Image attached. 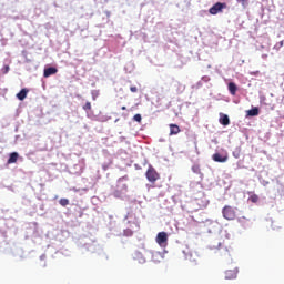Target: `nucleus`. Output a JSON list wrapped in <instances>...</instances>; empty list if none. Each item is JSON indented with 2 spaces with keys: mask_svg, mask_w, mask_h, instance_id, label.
<instances>
[{
  "mask_svg": "<svg viewBox=\"0 0 284 284\" xmlns=\"http://www.w3.org/2000/svg\"><path fill=\"white\" fill-rule=\"evenodd\" d=\"M212 159L215 161V163H226L229 156L227 154L221 155V153H215L212 155Z\"/></svg>",
  "mask_w": 284,
  "mask_h": 284,
  "instance_id": "39448f33",
  "label": "nucleus"
},
{
  "mask_svg": "<svg viewBox=\"0 0 284 284\" xmlns=\"http://www.w3.org/2000/svg\"><path fill=\"white\" fill-rule=\"evenodd\" d=\"M121 110H128V108L126 106H122Z\"/></svg>",
  "mask_w": 284,
  "mask_h": 284,
  "instance_id": "a878e982",
  "label": "nucleus"
},
{
  "mask_svg": "<svg viewBox=\"0 0 284 284\" xmlns=\"http://www.w3.org/2000/svg\"><path fill=\"white\" fill-rule=\"evenodd\" d=\"M222 215L226 221H234L236 219V209L231 205H225L222 209Z\"/></svg>",
  "mask_w": 284,
  "mask_h": 284,
  "instance_id": "f257e3e1",
  "label": "nucleus"
},
{
  "mask_svg": "<svg viewBox=\"0 0 284 284\" xmlns=\"http://www.w3.org/2000/svg\"><path fill=\"white\" fill-rule=\"evenodd\" d=\"M233 156L234 159H241V148L237 146L234 151H233Z\"/></svg>",
  "mask_w": 284,
  "mask_h": 284,
  "instance_id": "4468645a",
  "label": "nucleus"
},
{
  "mask_svg": "<svg viewBox=\"0 0 284 284\" xmlns=\"http://www.w3.org/2000/svg\"><path fill=\"white\" fill-rule=\"evenodd\" d=\"M247 221H250L247 217L242 216L237 220V223H241L242 227H245V223H247Z\"/></svg>",
  "mask_w": 284,
  "mask_h": 284,
  "instance_id": "a211bd4d",
  "label": "nucleus"
},
{
  "mask_svg": "<svg viewBox=\"0 0 284 284\" xmlns=\"http://www.w3.org/2000/svg\"><path fill=\"white\" fill-rule=\"evenodd\" d=\"M236 90H239V88L236 87V83L230 82L229 83V92H230V94H232V97L236 95Z\"/></svg>",
  "mask_w": 284,
  "mask_h": 284,
  "instance_id": "1a4fd4ad",
  "label": "nucleus"
},
{
  "mask_svg": "<svg viewBox=\"0 0 284 284\" xmlns=\"http://www.w3.org/2000/svg\"><path fill=\"white\" fill-rule=\"evenodd\" d=\"M59 203H60V205H62V207H67V205H70V200L60 199Z\"/></svg>",
  "mask_w": 284,
  "mask_h": 284,
  "instance_id": "f3484780",
  "label": "nucleus"
},
{
  "mask_svg": "<svg viewBox=\"0 0 284 284\" xmlns=\"http://www.w3.org/2000/svg\"><path fill=\"white\" fill-rule=\"evenodd\" d=\"M192 172H194V174H201V165L194 164L192 166Z\"/></svg>",
  "mask_w": 284,
  "mask_h": 284,
  "instance_id": "dca6fc26",
  "label": "nucleus"
},
{
  "mask_svg": "<svg viewBox=\"0 0 284 284\" xmlns=\"http://www.w3.org/2000/svg\"><path fill=\"white\" fill-rule=\"evenodd\" d=\"M283 45H284V42H283V41H280V42L276 44L275 48H277V50H280V48H283Z\"/></svg>",
  "mask_w": 284,
  "mask_h": 284,
  "instance_id": "5701e85b",
  "label": "nucleus"
},
{
  "mask_svg": "<svg viewBox=\"0 0 284 284\" xmlns=\"http://www.w3.org/2000/svg\"><path fill=\"white\" fill-rule=\"evenodd\" d=\"M227 256H230V251L226 250Z\"/></svg>",
  "mask_w": 284,
  "mask_h": 284,
  "instance_id": "bb28decb",
  "label": "nucleus"
},
{
  "mask_svg": "<svg viewBox=\"0 0 284 284\" xmlns=\"http://www.w3.org/2000/svg\"><path fill=\"white\" fill-rule=\"evenodd\" d=\"M237 3H241L242 6H245L247 3V0H236Z\"/></svg>",
  "mask_w": 284,
  "mask_h": 284,
  "instance_id": "b1692460",
  "label": "nucleus"
},
{
  "mask_svg": "<svg viewBox=\"0 0 284 284\" xmlns=\"http://www.w3.org/2000/svg\"><path fill=\"white\" fill-rule=\"evenodd\" d=\"M130 91H131V92H139V89H138L136 87H131V88H130Z\"/></svg>",
  "mask_w": 284,
  "mask_h": 284,
  "instance_id": "393cba45",
  "label": "nucleus"
},
{
  "mask_svg": "<svg viewBox=\"0 0 284 284\" xmlns=\"http://www.w3.org/2000/svg\"><path fill=\"white\" fill-rule=\"evenodd\" d=\"M155 241L160 247H165L168 245V233L166 232H160L158 233Z\"/></svg>",
  "mask_w": 284,
  "mask_h": 284,
  "instance_id": "20e7f679",
  "label": "nucleus"
},
{
  "mask_svg": "<svg viewBox=\"0 0 284 284\" xmlns=\"http://www.w3.org/2000/svg\"><path fill=\"white\" fill-rule=\"evenodd\" d=\"M26 97H28V89H22L18 94H17V99H19V101H23L26 99Z\"/></svg>",
  "mask_w": 284,
  "mask_h": 284,
  "instance_id": "9b49d317",
  "label": "nucleus"
},
{
  "mask_svg": "<svg viewBox=\"0 0 284 284\" xmlns=\"http://www.w3.org/2000/svg\"><path fill=\"white\" fill-rule=\"evenodd\" d=\"M2 72L3 74H8L10 72V65H4Z\"/></svg>",
  "mask_w": 284,
  "mask_h": 284,
  "instance_id": "4be33fe9",
  "label": "nucleus"
},
{
  "mask_svg": "<svg viewBox=\"0 0 284 284\" xmlns=\"http://www.w3.org/2000/svg\"><path fill=\"white\" fill-rule=\"evenodd\" d=\"M134 231H132L131 229H125L123 231V236H133Z\"/></svg>",
  "mask_w": 284,
  "mask_h": 284,
  "instance_id": "6ab92c4d",
  "label": "nucleus"
},
{
  "mask_svg": "<svg viewBox=\"0 0 284 284\" xmlns=\"http://www.w3.org/2000/svg\"><path fill=\"white\" fill-rule=\"evenodd\" d=\"M246 112H247V116H258V108L256 106Z\"/></svg>",
  "mask_w": 284,
  "mask_h": 284,
  "instance_id": "ddd939ff",
  "label": "nucleus"
},
{
  "mask_svg": "<svg viewBox=\"0 0 284 284\" xmlns=\"http://www.w3.org/2000/svg\"><path fill=\"white\" fill-rule=\"evenodd\" d=\"M145 176H146L149 183H154L155 181H159V179H161V174H159L156 172V169H154V166H152V165H149V168L145 172Z\"/></svg>",
  "mask_w": 284,
  "mask_h": 284,
  "instance_id": "f03ea898",
  "label": "nucleus"
},
{
  "mask_svg": "<svg viewBox=\"0 0 284 284\" xmlns=\"http://www.w3.org/2000/svg\"><path fill=\"white\" fill-rule=\"evenodd\" d=\"M248 201H251V203H258V195L252 193L248 197Z\"/></svg>",
  "mask_w": 284,
  "mask_h": 284,
  "instance_id": "2eb2a0df",
  "label": "nucleus"
},
{
  "mask_svg": "<svg viewBox=\"0 0 284 284\" xmlns=\"http://www.w3.org/2000/svg\"><path fill=\"white\" fill-rule=\"evenodd\" d=\"M142 120L143 118L139 113L133 116V121H136V123H141Z\"/></svg>",
  "mask_w": 284,
  "mask_h": 284,
  "instance_id": "412c9836",
  "label": "nucleus"
},
{
  "mask_svg": "<svg viewBox=\"0 0 284 284\" xmlns=\"http://www.w3.org/2000/svg\"><path fill=\"white\" fill-rule=\"evenodd\" d=\"M170 128V135H175V134H179L181 132V128H179V125L176 124H170L169 125Z\"/></svg>",
  "mask_w": 284,
  "mask_h": 284,
  "instance_id": "6e6552de",
  "label": "nucleus"
},
{
  "mask_svg": "<svg viewBox=\"0 0 284 284\" xmlns=\"http://www.w3.org/2000/svg\"><path fill=\"white\" fill-rule=\"evenodd\" d=\"M57 72H59V70L57 68L49 67V68L44 69L43 77H45V78L52 77V74H57Z\"/></svg>",
  "mask_w": 284,
  "mask_h": 284,
  "instance_id": "0eeeda50",
  "label": "nucleus"
},
{
  "mask_svg": "<svg viewBox=\"0 0 284 284\" xmlns=\"http://www.w3.org/2000/svg\"><path fill=\"white\" fill-rule=\"evenodd\" d=\"M19 160V153L13 152L10 154L9 159H8V164H12V163H17V161Z\"/></svg>",
  "mask_w": 284,
  "mask_h": 284,
  "instance_id": "9d476101",
  "label": "nucleus"
},
{
  "mask_svg": "<svg viewBox=\"0 0 284 284\" xmlns=\"http://www.w3.org/2000/svg\"><path fill=\"white\" fill-rule=\"evenodd\" d=\"M220 123H221V125H227L230 123V116H227V114H223L220 118Z\"/></svg>",
  "mask_w": 284,
  "mask_h": 284,
  "instance_id": "f8f14e48",
  "label": "nucleus"
},
{
  "mask_svg": "<svg viewBox=\"0 0 284 284\" xmlns=\"http://www.w3.org/2000/svg\"><path fill=\"white\" fill-rule=\"evenodd\" d=\"M227 8L226 3L217 2L213 7L210 8L209 12L210 14H219V12H223Z\"/></svg>",
  "mask_w": 284,
  "mask_h": 284,
  "instance_id": "7ed1b4c3",
  "label": "nucleus"
},
{
  "mask_svg": "<svg viewBox=\"0 0 284 284\" xmlns=\"http://www.w3.org/2000/svg\"><path fill=\"white\" fill-rule=\"evenodd\" d=\"M82 110L88 112V110H92V103L91 102H85V104L82 106Z\"/></svg>",
  "mask_w": 284,
  "mask_h": 284,
  "instance_id": "aec40b11",
  "label": "nucleus"
},
{
  "mask_svg": "<svg viewBox=\"0 0 284 284\" xmlns=\"http://www.w3.org/2000/svg\"><path fill=\"white\" fill-rule=\"evenodd\" d=\"M237 274H239L237 268L229 270L225 272V278L229 281H232L233 278H236Z\"/></svg>",
  "mask_w": 284,
  "mask_h": 284,
  "instance_id": "423d86ee",
  "label": "nucleus"
}]
</instances>
